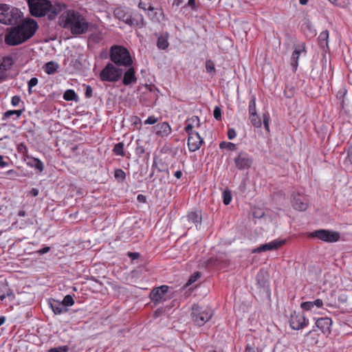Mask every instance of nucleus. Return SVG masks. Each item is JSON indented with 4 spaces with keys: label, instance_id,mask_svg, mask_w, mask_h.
<instances>
[{
    "label": "nucleus",
    "instance_id": "obj_1",
    "mask_svg": "<svg viewBox=\"0 0 352 352\" xmlns=\"http://www.w3.org/2000/svg\"><path fill=\"white\" fill-rule=\"evenodd\" d=\"M38 28V23L34 19H23L16 26L7 28L5 43L10 46L20 45L31 38Z\"/></svg>",
    "mask_w": 352,
    "mask_h": 352
},
{
    "label": "nucleus",
    "instance_id": "obj_2",
    "mask_svg": "<svg viewBox=\"0 0 352 352\" xmlns=\"http://www.w3.org/2000/svg\"><path fill=\"white\" fill-rule=\"evenodd\" d=\"M58 24L74 36L85 34L92 27V23L82 13L74 9L64 11L58 18Z\"/></svg>",
    "mask_w": 352,
    "mask_h": 352
},
{
    "label": "nucleus",
    "instance_id": "obj_3",
    "mask_svg": "<svg viewBox=\"0 0 352 352\" xmlns=\"http://www.w3.org/2000/svg\"><path fill=\"white\" fill-rule=\"evenodd\" d=\"M28 5L32 16L41 17L47 14L50 21L55 19L58 14L67 8L65 3L55 1L52 4L50 0H28Z\"/></svg>",
    "mask_w": 352,
    "mask_h": 352
},
{
    "label": "nucleus",
    "instance_id": "obj_4",
    "mask_svg": "<svg viewBox=\"0 0 352 352\" xmlns=\"http://www.w3.org/2000/svg\"><path fill=\"white\" fill-rule=\"evenodd\" d=\"M110 60L117 66L130 67L133 63L129 50L121 45H113L109 51Z\"/></svg>",
    "mask_w": 352,
    "mask_h": 352
},
{
    "label": "nucleus",
    "instance_id": "obj_5",
    "mask_svg": "<svg viewBox=\"0 0 352 352\" xmlns=\"http://www.w3.org/2000/svg\"><path fill=\"white\" fill-rule=\"evenodd\" d=\"M22 16L21 10L8 4L0 3V23L13 25L18 23Z\"/></svg>",
    "mask_w": 352,
    "mask_h": 352
},
{
    "label": "nucleus",
    "instance_id": "obj_6",
    "mask_svg": "<svg viewBox=\"0 0 352 352\" xmlns=\"http://www.w3.org/2000/svg\"><path fill=\"white\" fill-rule=\"evenodd\" d=\"M123 71L113 63H109L100 71L99 78L102 82H116L122 77Z\"/></svg>",
    "mask_w": 352,
    "mask_h": 352
},
{
    "label": "nucleus",
    "instance_id": "obj_7",
    "mask_svg": "<svg viewBox=\"0 0 352 352\" xmlns=\"http://www.w3.org/2000/svg\"><path fill=\"white\" fill-rule=\"evenodd\" d=\"M191 316L196 324L203 326L211 318L212 311L210 308H203L197 305H194L192 307Z\"/></svg>",
    "mask_w": 352,
    "mask_h": 352
},
{
    "label": "nucleus",
    "instance_id": "obj_8",
    "mask_svg": "<svg viewBox=\"0 0 352 352\" xmlns=\"http://www.w3.org/2000/svg\"><path fill=\"white\" fill-rule=\"evenodd\" d=\"M307 237L309 239L317 238L326 243H334L340 240V234L337 231L320 229L308 233Z\"/></svg>",
    "mask_w": 352,
    "mask_h": 352
},
{
    "label": "nucleus",
    "instance_id": "obj_9",
    "mask_svg": "<svg viewBox=\"0 0 352 352\" xmlns=\"http://www.w3.org/2000/svg\"><path fill=\"white\" fill-rule=\"evenodd\" d=\"M289 324L292 329L299 330L308 325V320L304 313L294 311L289 318Z\"/></svg>",
    "mask_w": 352,
    "mask_h": 352
},
{
    "label": "nucleus",
    "instance_id": "obj_10",
    "mask_svg": "<svg viewBox=\"0 0 352 352\" xmlns=\"http://www.w3.org/2000/svg\"><path fill=\"white\" fill-rule=\"evenodd\" d=\"M234 162L239 170H245L251 167L253 160L247 153L240 152L234 159Z\"/></svg>",
    "mask_w": 352,
    "mask_h": 352
},
{
    "label": "nucleus",
    "instance_id": "obj_11",
    "mask_svg": "<svg viewBox=\"0 0 352 352\" xmlns=\"http://www.w3.org/2000/svg\"><path fill=\"white\" fill-rule=\"evenodd\" d=\"M188 134V148L189 151L195 152L199 150L204 142L198 132L186 133Z\"/></svg>",
    "mask_w": 352,
    "mask_h": 352
},
{
    "label": "nucleus",
    "instance_id": "obj_12",
    "mask_svg": "<svg viewBox=\"0 0 352 352\" xmlns=\"http://www.w3.org/2000/svg\"><path fill=\"white\" fill-rule=\"evenodd\" d=\"M168 289L169 287L165 285L154 288L150 294L151 300L154 302L155 304L165 301Z\"/></svg>",
    "mask_w": 352,
    "mask_h": 352
},
{
    "label": "nucleus",
    "instance_id": "obj_13",
    "mask_svg": "<svg viewBox=\"0 0 352 352\" xmlns=\"http://www.w3.org/2000/svg\"><path fill=\"white\" fill-rule=\"evenodd\" d=\"M285 243V240H274L267 243L261 245L258 248L252 250V253H260L262 252L271 251L278 250L282 247Z\"/></svg>",
    "mask_w": 352,
    "mask_h": 352
},
{
    "label": "nucleus",
    "instance_id": "obj_14",
    "mask_svg": "<svg viewBox=\"0 0 352 352\" xmlns=\"http://www.w3.org/2000/svg\"><path fill=\"white\" fill-rule=\"evenodd\" d=\"M292 204L294 208L299 211L306 210L309 206L307 197L299 193L293 195Z\"/></svg>",
    "mask_w": 352,
    "mask_h": 352
},
{
    "label": "nucleus",
    "instance_id": "obj_15",
    "mask_svg": "<svg viewBox=\"0 0 352 352\" xmlns=\"http://www.w3.org/2000/svg\"><path fill=\"white\" fill-rule=\"evenodd\" d=\"M200 120L197 116H192L187 118L185 122L184 131L186 133L197 132L195 129L199 128Z\"/></svg>",
    "mask_w": 352,
    "mask_h": 352
},
{
    "label": "nucleus",
    "instance_id": "obj_16",
    "mask_svg": "<svg viewBox=\"0 0 352 352\" xmlns=\"http://www.w3.org/2000/svg\"><path fill=\"white\" fill-rule=\"evenodd\" d=\"M157 135L160 137H167L172 132V129L167 122L159 123L153 126Z\"/></svg>",
    "mask_w": 352,
    "mask_h": 352
},
{
    "label": "nucleus",
    "instance_id": "obj_17",
    "mask_svg": "<svg viewBox=\"0 0 352 352\" xmlns=\"http://www.w3.org/2000/svg\"><path fill=\"white\" fill-rule=\"evenodd\" d=\"M114 16L124 22L126 24L129 23V18L131 17V12L129 8L124 7H117L113 11Z\"/></svg>",
    "mask_w": 352,
    "mask_h": 352
},
{
    "label": "nucleus",
    "instance_id": "obj_18",
    "mask_svg": "<svg viewBox=\"0 0 352 352\" xmlns=\"http://www.w3.org/2000/svg\"><path fill=\"white\" fill-rule=\"evenodd\" d=\"M302 52H306L305 45L304 43L296 47L292 54L291 65L294 72L297 69L299 56Z\"/></svg>",
    "mask_w": 352,
    "mask_h": 352
},
{
    "label": "nucleus",
    "instance_id": "obj_19",
    "mask_svg": "<svg viewBox=\"0 0 352 352\" xmlns=\"http://www.w3.org/2000/svg\"><path fill=\"white\" fill-rule=\"evenodd\" d=\"M332 320L330 318H320L316 321V326L323 333H330Z\"/></svg>",
    "mask_w": 352,
    "mask_h": 352
},
{
    "label": "nucleus",
    "instance_id": "obj_20",
    "mask_svg": "<svg viewBox=\"0 0 352 352\" xmlns=\"http://www.w3.org/2000/svg\"><path fill=\"white\" fill-rule=\"evenodd\" d=\"M128 67V69L124 73L122 78V83L126 86L135 84L137 82L135 69L131 66Z\"/></svg>",
    "mask_w": 352,
    "mask_h": 352
},
{
    "label": "nucleus",
    "instance_id": "obj_21",
    "mask_svg": "<svg viewBox=\"0 0 352 352\" xmlns=\"http://www.w3.org/2000/svg\"><path fill=\"white\" fill-rule=\"evenodd\" d=\"M130 26H136L141 28L144 26V20L142 14L139 12H131V17L129 18V23Z\"/></svg>",
    "mask_w": 352,
    "mask_h": 352
},
{
    "label": "nucleus",
    "instance_id": "obj_22",
    "mask_svg": "<svg viewBox=\"0 0 352 352\" xmlns=\"http://www.w3.org/2000/svg\"><path fill=\"white\" fill-rule=\"evenodd\" d=\"M187 219L189 222L194 223L196 227L200 226L202 217L200 212L191 211L187 214Z\"/></svg>",
    "mask_w": 352,
    "mask_h": 352
},
{
    "label": "nucleus",
    "instance_id": "obj_23",
    "mask_svg": "<svg viewBox=\"0 0 352 352\" xmlns=\"http://www.w3.org/2000/svg\"><path fill=\"white\" fill-rule=\"evenodd\" d=\"M63 305L58 300H54L52 302H50V307L54 314L59 315L63 312H67V309L63 307Z\"/></svg>",
    "mask_w": 352,
    "mask_h": 352
},
{
    "label": "nucleus",
    "instance_id": "obj_24",
    "mask_svg": "<svg viewBox=\"0 0 352 352\" xmlns=\"http://www.w3.org/2000/svg\"><path fill=\"white\" fill-rule=\"evenodd\" d=\"M58 69V63L54 61H50L47 63L44 66V71L49 75L54 74Z\"/></svg>",
    "mask_w": 352,
    "mask_h": 352
},
{
    "label": "nucleus",
    "instance_id": "obj_25",
    "mask_svg": "<svg viewBox=\"0 0 352 352\" xmlns=\"http://www.w3.org/2000/svg\"><path fill=\"white\" fill-rule=\"evenodd\" d=\"M24 111V109H18V110H8L6 111L2 116L3 120H6L8 118H9L12 116H16V118H14V120H16L21 117L22 113Z\"/></svg>",
    "mask_w": 352,
    "mask_h": 352
},
{
    "label": "nucleus",
    "instance_id": "obj_26",
    "mask_svg": "<svg viewBox=\"0 0 352 352\" xmlns=\"http://www.w3.org/2000/svg\"><path fill=\"white\" fill-rule=\"evenodd\" d=\"M307 340L309 344L316 345L318 342L319 334L314 330L310 331L307 333Z\"/></svg>",
    "mask_w": 352,
    "mask_h": 352
},
{
    "label": "nucleus",
    "instance_id": "obj_27",
    "mask_svg": "<svg viewBox=\"0 0 352 352\" xmlns=\"http://www.w3.org/2000/svg\"><path fill=\"white\" fill-rule=\"evenodd\" d=\"M249 119L251 124L256 128H261L262 126V122L260 116L255 113L254 114L249 115Z\"/></svg>",
    "mask_w": 352,
    "mask_h": 352
},
{
    "label": "nucleus",
    "instance_id": "obj_28",
    "mask_svg": "<svg viewBox=\"0 0 352 352\" xmlns=\"http://www.w3.org/2000/svg\"><path fill=\"white\" fill-rule=\"evenodd\" d=\"M124 144L123 142H119L115 144L113 152L116 155L124 157L126 156V153L124 149Z\"/></svg>",
    "mask_w": 352,
    "mask_h": 352
},
{
    "label": "nucleus",
    "instance_id": "obj_29",
    "mask_svg": "<svg viewBox=\"0 0 352 352\" xmlns=\"http://www.w3.org/2000/svg\"><path fill=\"white\" fill-rule=\"evenodd\" d=\"M32 162H28V165L31 167H34L36 169L38 170L40 172H42L44 169L43 163L38 158L31 157Z\"/></svg>",
    "mask_w": 352,
    "mask_h": 352
},
{
    "label": "nucleus",
    "instance_id": "obj_30",
    "mask_svg": "<svg viewBox=\"0 0 352 352\" xmlns=\"http://www.w3.org/2000/svg\"><path fill=\"white\" fill-rule=\"evenodd\" d=\"M13 64L12 58L10 56H6L3 58L2 62L0 64V69L8 70L11 67Z\"/></svg>",
    "mask_w": 352,
    "mask_h": 352
},
{
    "label": "nucleus",
    "instance_id": "obj_31",
    "mask_svg": "<svg viewBox=\"0 0 352 352\" xmlns=\"http://www.w3.org/2000/svg\"><path fill=\"white\" fill-rule=\"evenodd\" d=\"M333 6L340 8H346L350 5V0H328Z\"/></svg>",
    "mask_w": 352,
    "mask_h": 352
},
{
    "label": "nucleus",
    "instance_id": "obj_32",
    "mask_svg": "<svg viewBox=\"0 0 352 352\" xmlns=\"http://www.w3.org/2000/svg\"><path fill=\"white\" fill-rule=\"evenodd\" d=\"M168 38L165 36H160L157 39V46L159 49L166 50L168 47Z\"/></svg>",
    "mask_w": 352,
    "mask_h": 352
},
{
    "label": "nucleus",
    "instance_id": "obj_33",
    "mask_svg": "<svg viewBox=\"0 0 352 352\" xmlns=\"http://www.w3.org/2000/svg\"><path fill=\"white\" fill-rule=\"evenodd\" d=\"M63 98L67 101L76 100L77 94L73 89H68L65 91Z\"/></svg>",
    "mask_w": 352,
    "mask_h": 352
},
{
    "label": "nucleus",
    "instance_id": "obj_34",
    "mask_svg": "<svg viewBox=\"0 0 352 352\" xmlns=\"http://www.w3.org/2000/svg\"><path fill=\"white\" fill-rule=\"evenodd\" d=\"M138 7L144 10L153 11L154 10L150 0H140Z\"/></svg>",
    "mask_w": 352,
    "mask_h": 352
},
{
    "label": "nucleus",
    "instance_id": "obj_35",
    "mask_svg": "<svg viewBox=\"0 0 352 352\" xmlns=\"http://www.w3.org/2000/svg\"><path fill=\"white\" fill-rule=\"evenodd\" d=\"M17 151L22 155L24 159L28 158V148L24 143H20L17 145Z\"/></svg>",
    "mask_w": 352,
    "mask_h": 352
},
{
    "label": "nucleus",
    "instance_id": "obj_36",
    "mask_svg": "<svg viewBox=\"0 0 352 352\" xmlns=\"http://www.w3.org/2000/svg\"><path fill=\"white\" fill-rule=\"evenodd\" d=\"M223 202L225 205H229L232 201V194L230 190L226 189L222 193Z\"/></svg>",
    "mask_w": 352,
    "mask_h": 352
},
{
    "label": "nucleus",
    "instance_id": "obj_37",
    "mask_svg": "<svg viewBox=\"0 0 352 352\" xmlns=\"http://www.w3.org/2000/svg\"><path fill=\"white\" fill-rule=\"evenodd\" d=\"M114 177L118 182H122L126 178V174L122 169L117 168L114 171Z\"/></svg>",
    "mask_w": 352,
    "mask_h": 352
},
{
    "label": "nucleus",
    "instance_id": "obj_38",
    "mask_svg": "<svg viewBox=\"0 0 352 352\" xmlns=\"http://www.w3.org/2000/svg\"><path fill=\"white\" fill-rule=\"evenodd\" d=\"M219 147L221 149H227L229 151H235L236 149V145L230 142H222L219 144Z\"/></svg>",
    "mask_w": 352,
    "mask_h": 352
},
{
    "label": "nucleus",
    "instance_id": "obj_39",
    "mask_svg": "<svg viewBox=\"0 0 352 352\" xmlns=\"http://www.w3.org/2000/svg\"><path fill=\"white\" fill-rule=\"evenodd\" d=\"M248 111L249 115L254 114L255 113H256L255 96H252V99L249 102Z\"/></svg>",
    "mask_w": 352,
    "mask_h": 352
},
{
    "label": "nucleus",
    "instance_id": "obj_40",
    "mask_svg": "<svg viewBox=\"0 0 352 352\" xmlns=\"http://www.w3.org/2000/svg\"><path fill=\"white\" fill-rule=\"evenodd\" d=\"M61 302H62V305H63V306H65V307H71V306L74 305L75 303L74 300L72 298V296L69 294L66 295L64 297V298Z\"/></svg>",
    "mask_w": 352,
    "mask_h": 352
},
{
    "label": "nucleus",
    "instance_id": "obj_41",
    "mask_svg": "<svg viewBox=\"0 0 352 352\" xmlns=\"http://www.w3.org/2000/svg\"><path fill=\"white\" fill-rule=\"evenodd\" d=\"M263 120L264 128L267 131H270V117L268 112L263 113Z\"/></svg>",
    "mask_w": 352,
    "mask_h": 352
},
{
    "label": "nucleus",
    "instance_id": "obj_42",
    "mask_svg": "<svg viewBox=\"0 0 352 352\" xmlns=\"http://www.w3.org/2000/svg\"><path fill=\"white\" fill-rule=\"evenodd\" d=\"M300 307L302 309L306 311H311L314 307L312 301H307L301 303Z\"/></svg>",
    "mask_w": 352,
    "mask_h": 352
},
{
    "label": "nucleus",
    "instance_id": "obj_43",
    "mask_svg": "<svg viewBox=\"0 0 352 352\" xmlns=\"http://www.w3.org/2000/svg\"><path fill=\"white\" fill-rule=\"evenodd\" d=\"M38 80L36 77L32 78L28 81V92L29 94L32 93V88L35 87L38 84Z\"/></svg>",
    "mask_w": 352,
    "mask_h": 352
},
{
    "label": "nucleus",
    "instance_id": "obj_44",
    "mask_svg": "<svg viewBox=\"0 0 352 352\" xmlns=\"http://www.w3.org/2000/svg\"><path fill=\"white\" fill-rule=\"evenodd\" d=\"M329 38V31L325 30L322 32L318 37L319 42L320 44H322V42H327V39Z\"/></svg>",
    "mask_w": 352,
    "mask_h": 352
},
{
    "label": "nucleus",
    "instance_id": "obj_45",
    "mask_svg": "<svg viewBox=\"0 0 352 352\" xmlns=\"http://www.w3.org/2000/svg\"><path fill=\"white\" fill-rule=\"evenodd\" d=\"M206 69L208 72H215V67L213 62L210 60H208L206 63Z\"/></svg>",
    "mask_w": 352,
    "mask_h": 352
},
{
    "label": "nucleus",
    "instance_id": "obj_46",
    "mask_svg": "<svg viewBox=\"0 0 352 352\" xmlns=\"http://www.w3.org/2000/svg\"><path fill=\"white\" fill-rule=\"evenodd\" d=\"M132 123L134 126L137 127L138 130L141 129L142 127V121L141 119L138 116H133L132 118Z\"/></svg>",
    "mask_w": 352,
    "mask_h": 352
},
{
    "label": "nucleus",
    "instance_id": "obj_47",
    "mask_svg": "<svg viewBox=\"0 0 352 352\" xmlns=\"http://www.w3.org/2000/svg\"><path fill=\"white\" fill-rule=\"evenodd\" d=\"M200 277V272H195L193 274H192L190 277V278L188 279V283H187V285H191L193 283H195L197 279L198 278Z\"/></svg>",
    "mask_w": 352,
    "mask_h": 352
},
{
    "label": "nucleus",
    "instance_id": "obj_48",
    "mask_svg": "<svg viewBox=\"0 0 352 352\" xmlns=\"http://www.w3.org/2000/svg\"><path fill=\"white\" fill-rule=\"evenodd\" d=\"M69 350L68 346H61L59 347L52 348L48 352H67Z\"/></svg>",
    "mask_w": 352,
    "mask_h": 352
},
{
    "label": "nucleus",
    "instance_id": "obj_49",
    "mask_svg": "<svg viewBox=\"0 0 352 352\" xmlns=\"http://www.w3.org/2000/svg\"><path fill=\"white\" fill-rule=\"evenodd\" d=\"M213 116L214 118L217 120H221V109L220 107L216 106L214 107V111H213Z\"/></svg>",
    "mask_w": 352,
    "mask_h": 352
},
{
    "label": "nucleus",
    "instance_id": "obj_50",
    "mask_svg": "<svg viewBox=\"0 0 352 352\" xmlns=\"http://www.w3.org/2000/svg\"><path fill=\"white\" fill-rule=\"evenodd\" d=\"M158 119L153 116H149L146 120H144L145 124H154L157 122Z\"/></svg>",
    "mask_w": 352,
    "mask_h": 352
},
{
    "label": "nucleus",
    "instance_id": "obj_51",
    "mask_svg": "<svg viewBox=\"0 0 352 352\" xmlns=\"http://www.w3.org/2000/svg\"><path fill=\"white\" fill-rule=\"evenodd\" d=\"M21 97L19 96H14L11 99V104L13 107H16L21 102Z\"/></svg>",
    "mask_w": 352,
    "mask_h": 352
},
{
    "label": "nucleus",
    "instance_id": "obj_52",
    "mask_svg": "<svg viewBox=\"0 0 352 352\" xmlns=\"http://www.w3.org/2000/svg\"><path fill=\"white\" fill-rule=\"evenodd\" d=\"M85 98H90L93 96V89L90 85H87L85 93Z\"/></svg>",
    "mask_w": 352,
    "mask_h": 352
},
{
    "label": "nucleus",
    "instance_id": "obj_53",
    "mask_svg": "<svg viewBox=\"0 0 352 352\" xmlns=\"http://www.w3.org/2000/svg\"><path fill=\"white\" fill-rule=\"evenodd\" d=\"M227 135L229 140H233L236 136V132L232 128L228 129Z\"/></svg>",
    "mask_w": 352,
    "mask_h": 352
},
{
    "label": "nucleus",
    "instance_id": "obj_54",
    "mask_svg": "<svg viewBox=\"0 0 352 352\" xmlns=\"http://www.w3.org/2000/svg\"><path fill=\"white\" fill-rule=\"evenodd\" d=\"M127 256L131 258L132 260H135V259H138L140 258V254L139 252H127Z\"/></svg>",
    "mask_w": 352,
    "mask_h": 352
},
{
    "label": "nucleus",
    "instance_id": "obj_55",
    "mask_svg": "<svg viewBox=\"0 0 352 352\" xmlns=\"http://www.w3.org/2000/svg\"><path fill=\"white\" fill-rule=\"evenodd\" d=\"M6 175L9 176L10 178H14L19 176V174L14 170H9L6 172Z\"/></svg>",
    "mask_w": 352,
    "mask_h": 352
},
{
    "label": "nucleus",
    "instance_id": "obj_56",
    "mask_svg": "<svg viewBox=\"0 0 352 352\" xmlns=\"http://www.w3.org/2000/svg\"><path fill=\"white\" fill-rule=\"evenodd\" d=\"M348 300V296L345 294H341L338 296V301L341 303H346Z\"/></svg>",
    "mask_w": 352,
    "mask_h": 352
},
{
    "label": "nucleus",
    "instance_id": "obj_57",
    "mask_svg": "<svg viewBox=\"0 0 352 352\" xmlns=\"http://www.w3.org/2000/svg\"><path fill=\"white\" fill-rule=\"evenodd\" d=\"M313 302L314 306L317 308H321L323 306V301L321 299H316Z\"/></svg>",
    "mask_w": 352,
    "mask_h": 352
},
{
    "label": "nucleus",
    "instance_id": "obj_58",
    "mask_svg": "<svg viewBox=\"0 0 352 352\" xmlns=\"http://www.w3.org/2000/svg\"><path fill=\"white\" fill-rule=\"evenodd\" d=\"M12 292L9 289L6 294L0 295V300L3 301L6 297H12Z\"/></svg>",
    "mask_w": 352,
    "mask_h": 352
},
{
    "label": "nucleus",
    "instance_id": "obj_59",
    "mask_svg": "<svg viewBox=\"0 0 352 352\" xmlns=\"http://www.w3.org/2000/svg\"><path fill=\"white\" fill-rule=\"evenodd\" d=\"M245 352H259L257 349L248 344L245 347Z\"/></svg>",
    "mask_w": 352,
    "mask_h": 352
},
{
    "label": "nucleus",
    "instance_id": "obj_60",
    "mask_svg": "<svg viewBox=\"0 0 352 352\" xmlns=\"http://www.w3.org/2000/svg\"><path fill=\"white\" fill-rule=\"evenodd\" d=\"M9 165L8 162L3 160V156L0 155V168L6 167Z\"/></svg>",
    "mask_w": 352,
    "mask_h": 352
},
{
    "label": "nucleus",
    "instance_id": "obj_61",
    "mask_svg": "<svg viewBox=\"0 0 352 352\" xmlns=\"http://www.w3.org/2000/svg\"><path fill=\"white\" fill-rule=\"evenodd\" d=\"M163 312H164V309L162 308L156 309L154 313V317L155 318L160 317V316L162 315Z\"/></svg>",
    "mask_w": 352,
    "mask_h": 352
},
{
    "label": "nucleus",
    "instance_id": "obj_62",
    "mask_svg": "<svg viewBox=\"0 0 352 352\" xmlns=\"http://www.w3.org/2000/svg\"><path fill=\"white\" fill-rule=\"evenodd\" d=\"M137 199L138 201L140 202H142V203H145L146 201V197L143 195H138V197H137Z\"/></svg>",
    "mask_w": 352,
    "mask_h": 352
},
{
    "label": "nucleus",
    "instance_id": "obj_63",
    "mask_svg": "<svg viewBox=\"0 0 352 352\" xmlns=\"http://www.w3.org/2000/svg\"><path fill=\"white\" fill-rule=\"evenodd\" d=\"M50 250V247H45L41 250H39L38 251V252L40 254H45L47 252H48Z\"/></svg>",
    "mask_w": 352,
    "mask_h": 352
},
{
    "label": "nucleus",
    "instance_id": "obj_64",
    "mask_svg": "<svg viewBox=\"0 0 352 352\" xmlns=\"http://www.w3.org/2000/svg\"><path fill=\"white\" fill-rule=\"evenodd\" d=\"M348 159L351 164H352V146H350L348 150Z\"/></svg>",
    "mask_w": 352,
    "mask_h": 352
}]
</instances>
